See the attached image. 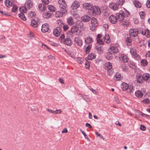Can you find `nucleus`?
Here are the masks:
<instances>
[{
	"instance_id": "nucleus-29",
	"label": "nucleus",
	"mask_w": 150,
	"mask_h": 150,
	"mask_svg": "<svg viewBox=\"0 0 150 150\" xmlns=\"http://www.w3.org/2000/svg\"><path fill=\"white\" fill-rule=\"evenodd\" d=\"M38 8L41 12L45 11L46 9V7L44 5H43L42 4H40L38 5Z\"/></svg>"
},
{
	"instance_id": "nucleus-15",
	"label": "nucleus",
	"mask_w": 150,
	"mask_h": 150,
	"mask_svg": "<svg viewBox=\"0 0 150 150\" xmlns=\"http://www.w3.org/2000/svg\"><path fill=\"white\" fill-rule=\"evenodd\" d=\"M93 40L91 37L88 36L86 37L85 39V42L86 44L89 45L93 42Z\"/></svg>"
},
{
	"instance_id": "nucleus-6",
	"label": "nucleus",
	"mask_w": 150,
	"mask_h": 150,
	"mask_svg": "<svg viewBox=\"0 0 150 150\" xmlns=\"http://www.w3.org/2000/svg\"><path fill=\"white\" fill-rule=\"evenodd\" d=\"M121 88L123 90L125 91L127 90L128 92L130 93L133 88V86L131 85L129 86L127 83H123L122 84Z\"/></svg>"
},
{
	"instance_id": "nucleus-21",
	"label": "nucleus",
	"mask_w": 150,
	"mask_h": 150,
	"mask_svg": "<svg viewBox=\"0 0 150 150\" xmlns=\"http://www.w3.org/2000/svg\"><path fill=\"white\" fill-rule=\"evenodd\" d=\"M142 34L145 35L147 37H149L150 36V31L148 29L144 30L141 32Z\"/></svg>"
},
{
	"instance_id": "nucleus-37",
	"label": "nucleus",
	"mask_w": 150,
	"mask_h": 150,
	"mask_svg": "<svg viewBox=\"0 0 150 150\" xmlns=\"http://www.w3.org/2000/svg\"><path fill=\"white\" fill-rule=\"evenodd\" d=\"M149 74L147 73L144 74L142 76V79L144 80H147L149 78Z\"/></svg>"
},
{
	"instance_id": "nucleus-10",
	"label": "nucleus",
	"mask_w": 150,
	"mask_h": 150,
	"mask_svg": "<svg viewBox=\"0 0 150 150\" xmlns=\"http://www.w3.org/2000/svg\"><path fill=\"white\" fill-rule=\"evenodd\" d=\"M129 34L131 36L135 37L138 34V30L136 29H131L129 30Z\"/></svg>"
},
{
	"instance_id": "nucleus-60",
	"label": "nucleus",
	"mask_w": 150,
	"mask_h": 150,
	"mask_svg": "<svg viewBox=\"0 0 150 150\" xmlns=\"http://www.w3.org/2000/svg\"><path fill=\"white\" fill-rule=\"evenodd\" d=\"M42 2L45 5L48 4L49 2V0H42Z\"/></svg>"
},
{
	"instance_id": "nucleus-54",
	"label": "nucleus",
	"mask_w": 150,
	"mask_h": 150,
	"mask_svg": "<svg viewBox=\"0 0 150 150\" xmlns=\"http://www.w3.org/2000/svg\"><path fill=\"white\" fill-rule=\"evenodd\" d=\"M97 43L100 44L101 45L103 44L104 42L102 40L100 39H97Z\"/></svg>"
},
{
	"instance_id": "nucleus-13",
	"label": "nucleus",
	"mask_w": 150,
	"mask_h": 150,
	"mask_svg": "<svg viewBox=\"0 0 150 150\" xmlns=\"http://www.w3.org/2000/svg\"><path fill=\"white\" fill-rule=\"evenodd\" d=\"M25 6L28 9H29L33 7V3L30 0H27L25 3Z\"/></svg>"
},
{
	"instance_id": "nucleus-63",
	"label": "nucleus",
	"mask_w": 150,
	"mask_h": 150,
	"mask_svg": "<svg viewBox=\"0 0 150 150\" xmlns=\"http://www.w3.org/2000/svg\"><path fill=\"white\" fill-rule=\"evenodd\" d=\"M69 26L67 25H64L63 26V29L64 30H67L69 28Z\"/></svg>"
},
{
	"instance_id": "nucleus-46",
	"label": "nucleus",
	"mask_w": 150,
	"mask_h": 150,
	"mask_svg": "<svg viewBox=\"0 0 150 150\" xmlns=\"http://www.w3.org/2000/svg\"><path fill=\"white\" fill-rule=\"evenodd\" d=\"M113 73V70L112 68L108 69V75L110 76L112 75Z\"/></svg>"
},
{
	"instance_id": "nucleus-31",
	"label": "nucleus",
	"mask_w": 150,
	"mask_h": 150,
	"mask_svg": "<svg viewBox=\"0 0 150 150\" xmlns=\"http://www.w3.org/2000/svg\"><path fill=\"white\" fill-rule=\"evenodd\" d=\"M96 58V56L95 54L93 53H91L89 54L87 56V59L92 60Z\"/></svg>"
},
{
	"instance_id": "nucleus-58",
	"label": "nucleus",
	"mask_w": 150,
	"mask_h": 150,
	"mask_svg": "<svg viewBox=\"0 0 150 150\" xmlns=\"http://www.w3.org/2000/svg\"><path fill=\"white\" fill-rule=\"evenodd\" d=\"M146 4L147 8H150V0H147L146 1Z\"/></svg>"
},
{
	"instance_id": "nucleus-45",
	"label": "nucleus",
	"mask_w": 150,
	"mask_h": 150,
	"mask_svg": "<svg viewBox=\"0 0 150 150\" xmlns=\"http://www.w3.org/2000/svg\"><path fill=\"white\" fill-rule=\"evenodd\" d=\"M65 36L64 34L62 35L59 38V40L61 42L63 43L65 39Z\"/></svg>"
},
{
	"instance_id": "nucleus-5",
	"label": "nucleus",
	"mask_w": 150,
	"mask_h": 150,
	"mask_svg": "<svg viewBox=\"0 0 150 150\" xmlns=\"http://www.w3.org/2000/svg\"><path fill=\"white\" fill-rule=\"evenodd\" d=\"M130 52L132 55V57L136 60H138L140 59V56L137 53L136 49L134 48H131Z\"/></svg>"
},
{
	"instance_id": "nucleus-4",
	"label": "nucleus",
	"mask_w": 150,
	"mask_h": 150,
	"mask_svg": "<svg viewBox=\"0 0 150 150\" xmlns=\"http://www.w3.org/2000/svg\"><path fill=\"white\" fill-rule=\"evenodd\" d=\"M98 21L97 19L95 18H93L91 21V25L90 26V29L91 31H94L96 30V27L98 25Z\"/></svg>"
},
{
	"instance_id": "nucleus-36",
	"label": "nucleus",
	"mask_w": 150,
	"mask_h": 150,
	"mask_svg": "<svg viewBox=\"0 0 150 150\" xmlns=\"http://www.w3.org/2000/svg\"><path fill=\"white\" fill-rule=\"evenodd\" d=\"M67 22L70 25H72L74 23L73 19L71 17H69L67 19Z\"/></svg>"
},
{
	"instance_id": "nucleus-34",
	"label": "nucleus",
	"mask_w": 150,
	"mask_h": 150,
	"mask_svg": "<svg viewBox=\"0 0 150 150\" xmlns=\"http://www.w3.org/2000/svg\"><path fill=\"white\" fill-rule=\"evenodd\" d=\"M4 3L6 6L8 7H10L12 5V3L10 1V0H5Z\"/></svg>"
},
{
	"instance_id": "nucleus-57",
	"label": "nucleus",
	"mask_w": 150,
	"mask_h": 150,
	"mask_svg": "<svg viewBox=\"0 0 150 150\" xmlns=\"http://www.w3.org/2000/svg\"><path fill=\"white\" fill-rule=\"evenodd\" d=\"M140 128V129L142 131H145L146 129L145 127L143 125H141Z\"/></svg>"
},
{
	"instance_id": "nucleus-12",
	"label": "nucleus",
	"mask_w": 150,
	"mask_h": 150,
	"mask_svg": "<svg viewBox=\"0 0 150 150\" xmlns=\"http://www.w3.org/2000/svg\"><path fill=\"white\" fill-rule=\"evenodd\" d=\"M83 6L84 9L91 11V9L93 6L90 3H85L83 4Z\"/></svg>"
},
{
	"instance_id": "nucleus-35",
	"label": "nucleus",
	"mask_w": 150,
	"mask_h": 150,
	"mask_svg": "<svg viewBox=\"0 0 150 150\" xmlns=\"http://www.w3.org/2000/svg\"><path fill=\"white\" fill-rule=\"evenodd\" d=\"M105 68L107 69L112 68V64L110 62H106L105 64Z\"/></svg>"
},
{
	"instance_id": "nucleus-38",
	"label": "nucleus",
	"mask_w": 150,
	"mask_h": 150,
	"mask_svg": "<svg viewBox=\"0 0 150 150\" xmlns=\"http://www.w3.org/2000/svg\"><path fill=\"white\" fill-rule=\"evenodd\" d=\"M114 79L116 81H120L121 79V75L119 73H116L114 77Z\"/></svg>"
},
{
	"instance_id": "nucleus-2",
	"label": "nucleus",
	"mask_w": 150,
	"mask_h": 150,
	"mask_svg": "<svg viewBox=\"0 0 150 150\" xmlns=\"http://www.w3.org/2000/svg\"><path fill=\"white\" fill-rule=\"evenodd\" d=\"M126 13H124L123 11H120L119 13H116V15L117 21H122L125 16L127 17L129 15V12L126 10Z\"/></svg>"
},
{
	"instance_id": "nucleus-62",
	"label": "nucleus",
	"mask_w": 150,
	"mask_h": 150,
	"mask_svg": "<svg viewBox=\"0 0 150 150\" xmlns=\"http://www.w3.org/2000/svg\"><path fill=\"white\" fill-rule=\"evenodd\" d=\"M96 135L99 136L103 140L104 139L103 136H102L100 134H99L97 132H96Z\"/></svg>"
},
{
	"instance_id": "nucleus-42",
	"label": "nucleus",
	"mask_w": 150,
	"mask_h": 150,
	"mask_svg": "<svg viewBox=\"0 0 150 150\" xmlns=\"http://www.w3.org/2000/svg\"><path fill=\"white\" fill-rule=\"evenodd\" d=\"M48 8L49 10L51 12H54L55 10V7L52 5H48Z\"/></svg>"
},
{
	"instance_id": "nucleus-20",
	"label": "nucleus",
	"mask_w": 150,
	"mask_h": 150,
	"mask_svg": "<svg viewBox=\"0 0 150 150\" xmlns=\"http://www.w3.org/2000/svg\"><path fill=\"white\" fill-rule=\"evenodd\" d=\"M119 57L120 60L124 62H126L128 61V59L125 55L124 54H120Z\"/></svg>"
},
{
	"instance_id": "nucleus-48",
	"label": "nucleus",
	"mask_w": 150,
	"mask_h": 150,
	"mask_svg": "<svg viewBox=\"0 0 150 150\" xmlns=\"http://www.w3.org/2000/svg\"><path fill=\"white\" fill-rule=\"evenodd\" d=\"M18 7L16 5H13L12 7V12H15L18 9Z\"/></svg>"
},
{
	"instance_id": "nucleus-41",
	"label": "nucleus",
	"mask_w": 150,
	"mask_h": 150,
	"mask_svg": "<svg viewBox=\"0 0 150 150\" xmlns=\"http://www.w3.org/2000/svg\"><path fill=\"white\" fill-rule=\"evenodd\" d=\"M96 49L98 53H101L103 52L102 47L100 45H97L96 47Z\"/></svg>"
},
{
	"instance_id": "nucleus-30",
	"label": "nucleus",
	"mask_w": 150,
	"mask_h": 150,
	"mask_svg": "<svg viewBox=\"0 0 150 150\" xmlns=\"http://www.w3.org/2000/svg\"><path fill=\"white\" fill-rule=\"evenodd\" d=\"M136 96L138 98H141L143 95V94L142 92L140 90L137 91L135 92Z\"/></svg>"
},
{
	"instance_id": "nucleus-59",
	"label": "nucleus",
	"mask_w": 150,
	"mask_h": 150,
	"mask_svg": "<svg viewBox=\"0 0 150 150\" xmlns=\"http://www.w3.org/2000/svg\"><path fill=\"white\" fill-rule=\"evenodd\" d=\"M125 2L124 0H119L118 1V4L121 5H122Z\"/></svg>"
},
{
	"instance_id": "nucleus-39",
	"label": "nucleus",
	"mask_w": 150,
	"mask_h": 150,
	"mask_svg": "<svg viewBox=\"0 0 150 150\" xmlns=\"http://www.w3.org/2000/svg\"><path fill=\"white\" fill-rule=\"evenodd\" d=\"M113 54V53H111L109 51L107 53L106 56V59L108 60H110L112 59V54Z\"/></svg>"
},
{
	"instance_id": "nucleus-25",
	"label": "nucleus",
	"mask_w": 150,
	"mask_h": 150,
	"mask_svg": "<svg viewBox=\"0 0 150 150\" xmlns=\"http://www.w3.org/2000/svg\"><path fill=\"white\" fill-rule=\"evenodd\" d=\"M63 43H64L67 45L70 46L72 44V42L71 39L69 38H66L65 39Z\"/></svg>"
},
{
	"instance_id": "nucleus-14",
	"label": "nucleus",
	"mask_w": 150,
	"mask_h": 150,
	"mask_svg": "<svg viewBox=\"0 0 150 150\" xmlns=\"http://www.w3.org/2000/svg\"><path fill=\"white\" fill-rule=\"evenodd\" d=\"M75 42L79 46H81L82 45V40L78 37H75L74 38Z\"/></svg>"
},
{
	"instance_id": "nucleus-47",
	"label": "nucleus",
	"mask_w": 150,
	"mask_h": 150,
	"mask_svg": "<svg viewBox=\"0 0 150 150\" xmlns=\"http://www.w3.org/2000/svg\"><path fill=\"white\" fill-rule=\"evenodd\" d=\"M36 14L35 12L34 11H31L29 12L28 14V17H33Z\"/></svg>"
},
{
	"instance_id": "nucleus-18",
	"label": "nucleus",
	"mask_w": 150,
	"mask_h": 150,
	"mask_svg": "<svg viewBox=\"0 0 150 150\" xmlns=\"http://www.w3.org/2000/svg\"><path fill=\"white\" fill-rule=\"evenodd\" d=\"M110 21L112 24H115L117 21L116 16L113 15L110 16L109 17Z\"/></svg>"
},
{
	"instance_id": "nucleus-17",
	"label": "nucleus",
	"mask_w": 150,
	"mask_h": 150,
	"mask_svg": "<svg viewBox=\"0 0 150 150\" xmlns=\"http://www.w3.org/2000/svg\"><path fill=\"white\" fill-rule=\"evenodd\" d=\"M61 11H57L56 13L55 16L57 17H61L62 16L63 14L64 13H65L67 12L66 10H61Z\"/></svg>"
},
{
	"instance_id": "nucleus-26",
	"label": "nucleus",
	"mask_w": 150,
	"mask_h": 150,
	"mask_svg": "<svg viewBox=\"0 0 150 150\" xmlns=\"http://www.w3.org/2000/svg\"><path fill=\"white\" fill-rule=\"evenodd\" d=\"M19 9L21 13H25L26 12L28 9L25 5L24 6L20 7Z\"/></svg>"
},
{
	"instance_id": "nucleus-43",
	"label": "nucleus",
	"mask_w": 150,
	"mask_h": 150,
	"mask_svg": "<svg viewBox=\"0 0 150 150\" xmlns=\"http://www.w3.org/2000/svg\"><path fill=\"white\" fill-rule=\"evenodd\" d=\"M19 17L23 21L26 20V17L25 16V15L23 13H21L18 14Z\"/></svg>"
},
{
	"instance_id": "nucleus-49",
	"label": "nucleus",
	"mask_w": 150,
	"mask_h": 150,
	"mask_svg": "<svg viewBox=\"0 0 150 150\" xmlns=\"http://www.w3.org/2000/svg\"><path fill=\"white\" fill-rule=\"evenodd\" d=\"M121 25H129L128 21L127 20H124L121 22Z\"/></svg>"
},
{
	"instance_id": "nucleus-28",
	"label": "nucleus",
	"mask_w": 150,
	"mask_h": 150,
	"mask_svg": "<svg viewBox=\"0 0 150 150\" xmlns=\"http://www.w3.org/2000/svg\"><path fill=\"white\" fill-rule=\"evenodd\" d=\"M38 21L35 19H32L31 20V25L32 26L35 28L38 26Z\"/></svg>"
},
{
	"instance_id": "nucleus-8",
	"label": "nucleus",
	"mask_w": 150,
	"mask_h": 150,
	"mask_svg": "<svg viewBox=\"0 0 150 150\" xmlns=\"http://www.w3.org/2000/svg\"><path fill=\"white\" fill-rule=\"evenodd\" d=\"M58 3L59 4V6L60 8V10H66L67 5L64 0H59Z\"/></svg>"
},
{
	"instance_id": "nucleus-32",
	"label": "nucleus",
	"mask_w": 150,
	"mask_h": 150,
	"mask_svg": "<svg viewBox=\"0 0 150 150\" xmlns=\"http://www.w3.org/2000/svg\"><path fill=\"white\" fill-rule=\"evenodd\" d=\"M133 3L136 8H140L142 6L141 3L139 1H133Z\"/></svg>"
},
{
	"instance_id": "nucleus-50",
	"label": "nucleus",
	"mask_w": 150,
	"mask_h": 150,
	"mask_svg": "<svg viewBox=\"0 0 150 150\" xmlns=\"http://www.w3.org/2000/svg\"><path fill=\"white\" fill-rule=\"evenodd\" d=\"M77 62L80 64H82L83 63V59L81 57H78L76 59Z\"/></svg>"
},
{
	"instance_id": "nucleus-55",
	"label": "nucleus",
	"mask_w": 150,
	"mask_h": 150,
	"mask_svg": "<svg viewBox=\"0 0 150 150\" xmlns=\"http://www.w3.org/2000/svg\"><path fill=\"white\" fill-rule=\"evenodd\" d=\"M62 112V110L60 109L57 110L56 111H54V114H58Z\"/></svg>"
},
{
	"instance_id": "nucleus-27",
	"label": "nucleus",
	"mask_w": 150,
	"mask_h": 150,
	"mask_svg": "<svg viewBox=\"0 0 150 150\" xmlns=\"http://www.w3.org/2000/svg\"><path fill=\"white\" fill-rule=\"evenodd\" d=\"M104 41L107 43H109L110 42L111 40L110 39V37L108 34H106L104 37Z\"/></svg>"
},
{
	"instance_id": "nucleus-16",
	"label": "nucleus",
	"mask_w": 150,
	"mask_h": 150,
	"mask_svg": "<svg viewBox=\"0 0 150 150\" xmlns=\"http://www.w3.org/2000/svg\"><path fill=\"white\" fill-rule=\"evenodd\" d=\"M49 29L48 25L47 23H45L42 25V26L41 30L43 32H47Z\"/></svg>"
},
{
	"instance_id": "nucleus-51",
	"label": "nucleus",
	"mask_w": 150,
	"mask_h": 150,
	"mask_svg": "<svg viewBox=\"0 0 150 150\" xmlns=\"http://www.w3.org/2000/svg\"><path fill=\"white\" fill-rule=\"evenodd\" d=\"M142 102L144 103L148 104L149 103V100L148 98L145 99L142 101Z\"/></svg>"
},
{
	"instance_id": "nucleus-52",
	"label": "nucleus",
	"mask_w": 150,
	"mask_h": 150,
	"mask_svg": "<svg viewBox=\"0 0 150 150\" xmlns=\"http://www.w3.org/2000/svg\"><path fill=\"white\" fill-rule=\"evenodd\" d=\"M91 48V45H89L86 48L85 51L86 53H88Z\"/></svg>"
},
{
	"instance_id": "nucleus-53",
	"label": "nucleus",
	"mask_w": 150,
	"mask_h": 150,
	"mask_svg": "<svg viewBox=\"0 0 150 150\" xmlns=\"http://www.w3.org/2000/svg\"><path fill=\"white\" fill-rule=\"evenodd\" d=\"M122 71H127V68L125 64L122 65Z\"/></svg>"
},
{
	"instance_id": "nucleus-7",
	"label": "nucleus",
	"mask_w": 150,
	"mask_h": 150,
	"mask_svg": "<svg viewBox=\"0 0 150 150\" xmlns=\"http://www.w3.org/2000/svg\"><path fill=\"white\" fill-rule=\"evenodd\" d=\"M91 11H92V14L93 16L99 15L101 13L100 8L98 6H93Z\"/></svg>"
},
{
	"instance_id": "nucleus-23",
	"label": "nucleus",
	"mask_w": 150,
	"mask_h": 150,
	"mask_svg": "<svg viewBox=\"0 0 150 150\" xmlns=\"http://www.w3.org/2000/svg\"><path fill=\"white\" fill-rule=\"evenodd\" d=\"M91 18V17L88 15H84L81 18L82 21L84 22H87L89 21Z\"/></svg>"
},
{
	"instance_id": "nucleus-56",
	"label": "nucleus",
	"mask_w": 150,
	"mask_h": 150,
	"mask_svg": "<svg viewBox=\"0 0 150 150\" xmlns=\"http://www.w3.org/2000/svg\"><path fill=\"white\" fill-rule=\"evenodd\" d=\"M129 67L132 68V69H135L136 67V65L134 63H132V64H131L129 65Z\"/></svg>"
},
{
	"instance_id": "nucleus-11",
	"label": "nucleus",
	"mask_w": 150,
	"mask_h": 150,
	"mask_svg": "<svg viewBox=\"0 0 150 150\" xmlns=\"http://www.w3.org/2000/svg\"><path fill=\"white\" fill-rule=\"evenodd\" d=\"M80 5V4L79 1H75L72 3L71 6V7L73 10L75 9L79 8Z\"/></svg>"
},
{
	"instance_id": "nucleus-22",
	"label": "nucleus",
	"mask_w": 150,
	"mask_h": 150,
	"mask_svg": "<svg viewBox=\"0 0 150 150\" xmlns=\"http://www.w3.org/2000/svg\"><path fill=\"white\" fill-rule=\"evenodd\" d=\"M135 114L137 115L139 117H140L141 116L144 117H146L148 116V115L145 114L144 113H143L142 112L140 111H139L136 110L135 111Z\"/></svg>"
},
{
	"instance_id": "nucleus-19",
	"label": "nucleus",
	"mask_w": 150,
	"mask_h": 150,
	"mask_svg": "<svg viewBox=\"0 0 150 150\" xmlns=\"http://www.w3.org/2000/svg\"><path fill=\"white\" fill-rule=\"evenodd\" d=\"M109 7L113 10H116L118 8V4L115 3H111L109 5Z\"/></svg>"
},
{
	"instance_id": "nucleus-3",
	"label": "nucleus",
	"mask_w": 150,
	"mask_h": 150,
	"mask_svg": "<svg viewBox=\"0 0 150 150\" xmlns=\"http://www.w3.org/2000/svg\"><path fill=\"white\" fill-rule=\"evenodd\" d=\"M118 47L119 45L118 44L112 45L108 49V51L113 53V54H115L118 52Z\"/></svg>"
},
{
	"instance_id": "nucleus-24",
	"label": "nucleus",
	"mask_w": 150,
	"mask_h": 150,
	"mask_svg": "<svg viewBox=\"0 0 150 150\" xmlns=\"http://www.w3.org/2000/svg\"><path fill=\"white\" fill-rule=\"evenodd\" d=\"M136 78L137 82L139 83H142L143 82L144 80L141 75L139 74H137L136 76Z\"/></svg>"
},
{
	"instance_id": "nucleus-9",
	"label": "nucleus",
	"mask_w": 150,
	"mask_h": 150,
	"mask_svg": "<svg viewBox=\"0 0 150 150\" xmlns=\"http://www.w3.org/2000/svg\"><path fill=\"white\" fill-rule=\"evenodd\" d=\"M62 29L60 27H59L55 28L53 30V34L56 37H58L61 34Z\"/></svg>"
},
{
	"instance_id": "nucleus-61",
	"label": "nucleus",
	"mask_w": 150,
	"mask_h": 150,
	"mask_svg": "<svg viewBox=\"0 0 150 150\" xmlns=\"http://www.w3.org/2000/svg\"><path fill=\"white\" fill-rule=\"evenodd\" d=\"M80 131L81 132V133L83 134V135L85 137V138L86 139H87L88 138L87 137V136H86V133H85V132L84 131L82 130L81 129H80Z\"/></svg>"
},
{
	"instance_id": "nucleus-44",
	"label": "nucleus",
	"mask_w": 150,
	"mask_h": 150,
	"mask_svg": "<svg viewBox=\"0 0 150 150\" xmlns=\"http://www.w3.org/2000/svg\"><path fill=\"white\" fill-rule=\"evenodd\" d=\"M148 63L147 61L145 59H142L141 61V64L143 66H145L147 65Z\"/></svg>"
},
{
	"instance_id": "nucleus-40",
	"label": "nucleus",
	"mask_w": 150,
	"mask_h": 150,
	"mask_svg": "<svg viewBox=\"0 0 150 150\" xmlns=\"http://www.w3.org/2000/svg\"><path fill=\"white\" fill-rule=\"evenodd\" d=\"M76 26L78 29L82 28L83 26V23L81 21H79L77 22Z\"/></svg>"
},
{
	"instance_id": "nucleus-33",
	"label": "nucleus",
	"mask_w": 150,
	"mask_h": 150,
	"mask_svg": "<svg viewBox=\"0 0 150 150\" xmlns=\"http://www.w3.org/2000/svg\"><path fill=\"white\" fill-rule=\"evenodd\" d=\"M42 16L44 18H49L51 16V14L48 11L43 13V14Z\"/></svg>"
},
{
	"instance_id": "nucleus-64",
	"label": "nucleus",
	"mask_w": 150,
	"mask_h": 150,
	"mask_svg": "<svg viewBox=\"0 0 150 150\" xmlns=\"http://www.w3.org/2000/svg\"><path fill=\"white\" fill-rule=\"evenodd\" d=\"M103 27L104 28L105 30L108 29V25L107 24H105L103 25Z\"/></svg>"
},
{
	"instance_id": "nucleus-1",
	"label": "nucleus",
	"mask_w": 150,
	"mask_h": 150,
	"mask_svg": "<svg viewBox=\"0 0 150 150\" xmlns=\"http://www.w3.org/2000/svg\"><path fill=\"white\" fill-rule=\"evenodd\" d=\"M68 34L70 35H75L78 36H81L82 35V33L80 30L78 29L76 25L72 26L70 30L67 32Z\"/></svg>"
}]
</instances>
